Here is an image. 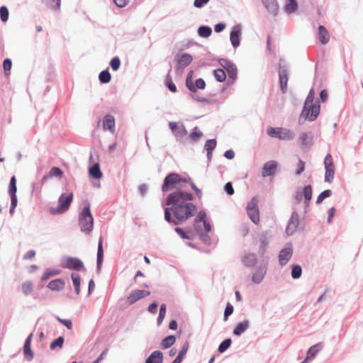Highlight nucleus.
<instances>
[{
	"instance_id": "f257e3e1",
	"label": "nucleus",
	"mask_w": 363,
	"mask_h": 363,
	"mask_svg": "<svg viewBox=\"0 0 363 363\" xmlns=\"http://www.w3.org/2000/svg\"><path fill=\"white\" fill-rule=\"evenodd\" d=\"M194 195L182 190L169 194L166 199V205L171 208L164 210V219L177 225L192 217L196 212V206L191 201Z\"/></svg>"
},
{
	"instance_id": "f03ea898",
	"label": "nucleus",
	"mask_w": 363,
	"mask_h": 363,
	"mask_svg": "<svg viewBox=\"0 0 363 363\" xmlns=\"http://www.w3.org/2000/svg\"><path fill=\"white\" fill-rule=\"evenodd\" d=\"M185 181H187L186 177H183L177 173H170L164 178L162 191L166 192L179 187Z\"/></svg>"
},
{
	"instance_id": "7ed1b4c3",
	"label": "nucleus",
	"mask_w": 363,
	"mask_h": 363,
	"mask_svg": "<svg viewBox=\"0 0 363 363\" xmlns=\"http://www.w3.org/2000/svg\"><path fill=\"white\" fill-rule=\"evenodd\" d=\"M79 224L82 231L89 233L93 229V217L89 206H84L79 215Z\"/></svg>"
},
{
	"instance_id": "20e7f679",
	"label": "nucleus",
	"mask_w": 363,
	"mask_h": 363,
	"mask_svg": "<svg viewBox=\"0 0 363 363\" xmlns=\"http://www.w3.org/2000/svg\"><path fill=\"white\" fill-rule=\"evenodd\" d=\"M267 135L271 138H278L281 140H291L294 134L287 128L282 127H268L267 129Z\"/></svg>"
},
{
	"instance_id": "39448f33",
	"label": "nucleus",
	"mask_w": 363,
	"mask_h": 363,
	"mask_svg": "<svg viewBox=\"0 0 363 363\" xmlns=\"http://www.w3.org/2000/svg\"><path fill=\"white\" fill-rule=\"evenodd\" d=\"M73 194H62L59 198L58 203L59 206L57 208H52L51 213L52 214L63 213L66 212L72 201Z\"/></svg>"
},
{
	"instance_id": "423d86ee",
	"label": "nucleus",
	"mask_w": 363,
	"mask_h": 363,
	"mask_svg": "<svg viewBox=\"0 0 363 363\" xmlns=\"http://www.w3.org/2000/svg\"><path fill=\"white\" fill-rule=\"evenodd\" d=\"M320 104L318 101L311 104V105H304L300 118H308L310 121H315L320 113Z\"/></svg>"
},
{
	"instance_id": "0eeeda50",
	"label": "nucleus",
	"mask_w": 363,
	"mask_h": 363,
	"mask_svg": "<svg viewBox=\"0 0 363 363\" xmlns=\"http://www.w3.org/2000/svg\"><path fill=\"white\" fill-rule=\"evenodd\" d=\"M258 202V198L256 196L253 197L252 200L248 203L247 206V214L251 220L255 224H258L259 222Z\"/></svg>"
},
{
	"instance_id": "6e6552de",
	"label": "nucleus",
	"mask_w": 363,
	"mask_h": 363,
	"mask_svg": "<svg viewBox=\"0 0 363 363\" xmlns=\"http://www.w3.org/2000/svg\"><path fill=\"white\" fill-rule=\"evenodd\" d=\"M325 164V182L331 183L335 176V164L333 157L330 154H328L324 160Z\"/></svg>"
},
{
	"instance_id": "1a4fd4ad",
	"label": "nucleus",
	"mask_w": 363,
	"mask_h": 363,
	"mask_svg": "<svg viewBox=\"0 0 363 363\" xmlns=\"http://www.w3.org/2000/svg\"><path fill=\"white\" fill-rule=\"evenodd\" d=\"M150 294V291L147 290L135 289L127 297L126 301L129 305H132L138 300L146 297Z\"/></svg>"
},
{
	"instance_id": "9d476101",
	"label": "nucleus",
	"mask_w": 363,
	"mask_h": 363,
	"mask_svg": "<svg viewBox=\"0 0 363 363\" xmlns=\"http://www.w3.org/2000/svg\"><path fill=\"white\" fill-rule=\"evenodd\" d=\"M62 267L67 269L80 270L84 267V264L78 258L67 257L64 260Z\"/></svg>"
},
{
	"instance_id": "9b49d317",
	"label": "nucleus",
	"mask_w": 363,
	"mask_h": 363,
	"mask_svg": "<svg viewBox=\"0 0 363 363\" xmlns=\"http://www.w3.org/2000/svg\"><path fill=\"white\" fill-rule=\"evenodd\" d=\"M293 255V248L291 245H288L282 249L279 255V262L281 266H284L290 260Z\"/></svg>"
},
{
	"instance_id": "f8f14e48",
	"label": "nucleus",
	"mask_w": 363,
	"mask_h": 363,
	"mask_svg": "<svg viewBox=\"0 0 363 363\" xmlns=\"http://www.w3.org/2000/svg\"><path fill=\"white\" fill-rule=\"evenodd\" d=\"M219 63L228 72L229 77L234 80L237 75V68L230 61L225 59H221Z\"/></svg>"
},
{
	"instance_id": "ddd939ff",
	"label": "nucleus",
	"mask_w": 363,
	"mask_h": 363,
	"mask_svg": "<svg viewBox=\"0 0 363 363\" xmlns=\"http://www.w3.org/2000/svg\"><path fill=\"white\" fill-rule=\"evenodd\" d=\"M267 262L259 267L255 273L252 274V280L255 284H259L263 280L267 273Z\"/></svg>"
},
{
	"instance_id": "4468645a",
	"label": "nucleus",
	"mask_w": 363,
	"mask_h": 363,
	"mask_svg": "<svg viewBox=\"0 0 363 363\" xmlns=\"http://www.w3.org/2000/svg\"><path fill=\"white\" fill-rule=\"evenodd\" d=\"M277 163L275 161L271 160L267 162H266L263 167L262 171V175L263 177H269L272 174H273L277 169Z\"/></svg>"
},
{
	"instance_id": "2eb2a0df",
	"label": "nucleus",
	"mask_w": 363,
	"mask_h": 363,
	"mask_svg": "<svg viewBox=\"0 0 363 363\" xmlns=\"http://www.w3.org/2000/svg\"><path fill=\"white\" fill-rule=\"evenodd\" d=\"M279 84L282 93H286L287 90L288 72L284 68H280L279 70Z\"/></svg>"
},
{
	"instance_id": "dca6fc26",
	"label": "nucleus",
	"mask_w": 363,
	"mask_h": 363,
	"mask_svg": "<svg viewBox=\"0 0 363 363\" xmlns=\"http://www.w3.org/2000/svg\"><path fill=\"white\" fill-rule=\"evenodd\" d=\"M103 128L104 130H109L112 134L115 133V119L111 115L105 116Z\"/></svg>"
},
{
	"instance_id": "f3484780",
	"label": "nucleus",
	"mask_w": 363,
	"mask_h": 363,
	"mask_svg": "<svg viewBox=\"0 0 363 363\" xmlns=\"http://www.w3.org/2000/svg\"><path fill=\"white\" fill-rule=\"evenodd\" d=\"M241 33L240 28L236 26L230 33V42L233 47L236 48L240 45V35Z\"/></svg>"
},
{
	"instance_id": "a211bd4d",
	"label": "nucleus",
	"mask_w": 363,
	"mask_h": 363,
	"mask_svg": "<svg viewBox=\"0 0 363 363\" xmlns=\"http://www.w3.org/2000/svg\"><path fill=\"white\" fill-rule=\"evenodd\" d=\"M163 354L162 352L156 350L151 353L146 359L145 363H162Z\"/></svg>"
},
{
	"instance_id": "6ab92c4d",
	"label": "nucleus",
	"mask_w": 363,
	"mask_h": 363,
	"mask_svg": "<svg viewBox=\"0 0 363 363\" xmlns=\"http://www.w3.org/2000/svg\"><path fill=\"white\" fill-rule=\"evenodd\" d=\"M65 285V281L61 279H56L51 281L48 287L52 291H60L64 289Z\"/></svg>"
},
{
	"instance_id": "aec40b11",
	"label": "nucleus",
	"mask_w": 363,
	"mask_h": 363,
	"mask_svg": "<svg viewBox=\"0 0 363 363\" xmlns=\"http://www.w3.org/2000/svg\"><path fill=\"white\" fill-rule=\"evenodd\" d=\"M319 40L323 45L327 44L330 40V35L328 31L323 26L318 28Z\"/></svg>"
},
{
	"instance_id": "412c9836",
	"label": "nucleus",
	"mask_w": 363,
	"mask_h": 363,
	"mask_svg": "<svg viewBox=\"0 0 363 363\" xmlns=\"http://www.w3.org/2000/svg\"><path fill=\"white\" fill-rule=\"evenodd\" d=\"M177 58V62L181 67L188 66L192 61V57L186 53L182 54L180 56L178 55Z\"/></svg>"
},
{
	"instance_id": "4be33fe9",
	"label": "nucleus",
	"mask_w": 363,
	"mask_h": 363,
	"mask_svg": "<svg viewBox=\"0 0 363 363\" xmlns=\"http://www.w3.org/2000/svg\"><path fill=\"white\" fill-rule=\"evenodd\" d=\"M242 262L247 267H253L257 264V258L255 254L249 253L244 256Z\"/></svg>"
},
{
	"instance_id": "5701e85b",
	"label": "nucleus",
	"mask_w": 363,
	"mask_h": 363,
	"mask_svg": "<svg viewBox=\"0 0 363 363\" xmlns=\"http://www.w3.org/2000/svg\"><path fill=\"white\" fill-rule=\"evenodd\" d=\"M63 175V172L58 167H52L50 172H49V174L48 176L45 175L43 177V178L42 179V183L44 184L47 179H48V177H58V178H61Z\"/></svg>"
},
{
	"instance_id": "b1692460",
	"label": "nucleus",
	"mask_w": 363,
	"mask_h": 363,
	"mask_svg": "<svg viewBox=\"0 0 363 363\" xmlns=\"http://www.w3.org/2000/svg\"><path fill=\"white\" fill-rule=\"evenodd\" d=\"M33 334H30L26 340L23 350L25 355L28 357L29 360H30L33 357V354L31 351L30 345L32 340Z\"/></svg>"
},
{
	"instance_id": "393cba45",
	"label": "nucleus",
	"mask_w": 363,
	"mask_h": 363,
	"mask_svg": "<svg viewBox=\"0 0 363 363\" xmlns=\"http://www.w3.org/2000/svg\"><path fill=\"white\" fill-rule=\"evenodd\" d=\"M265 8L271 13L276 14L278 10V5L276 0H262Z\"/></svg>"
},
{
	"instance_id": "a878e982",
	"label": "nucleus",
	"mask_w": 363,
	"mask_h": 363,
	"mask_svg": "<svg viewBox=\"0 0 363 363\" xmlns=\"http://www.w3.org/2000/svg\"><path fill=\"white\" fill-rule=\"evenodd\" d=\"M249 327V321L245 320L243 322L239 323L235 328L234 329L233 333L235 335H240L243 332H245Z\"/></svg>"
},
{
	"instance_id": "bb28decb",
	"label": "nucleus",
	"mask_w": 363,
	"mask_h": 363,
	"mask_svg": "<svg viewBox=\"0 0 363 363\" xmlns=\"http://www.w3.org/2000/svg\"><path fill=\"white\" fill-rule=\"evenodd\" d=\"M303 196L305 198V203L308 206L312 199L313 191L311 185L306 186L303 189Z\"/></svg>"
},
{
	"instance_id": "cd10ccee",
	"label": "nucleus",
	"mask_w": 363,
	"mask_h": 363,
	"mask_svg": "<svg viewBox=\"0 0 363 363\" xmlns=\"http://www.w3.org/2000/svg\"><path fill=\"white\" fill-rule=\"evenodd\" d=\"M320 349V345H315L311 347L307 352V356L304 360V362H308L313 358L319 352Z\"/></svg>"
},
{
	"instance_id": "c85d7f7f",
	"label": "nucleus",
	"mask_w": 363,
	"mask_h": 363,
	"mask_svg": "<svg viewBox=\"0 0 363 363\" xmlns=\"http://www.w3.org/2000/svg\"><path fill=\"white\" fill-rule=\"evenodd\" d=\"M89 174L95 179H101L102 172L100 170L99 164H95L89 169Z\"/></svg>"
},
{
	"instance_id": "c756f323",
	"label": "nucleus",
	"mask_w": 363,
	"mask_h": 363,
	"mask_svg": "<svg viewBox=\"0 0 363 363\" xmlns=\"http://www.w3.org/2000/svg\"><path fill=\"white\" fill-rule=\"evenodd\" d=\"M175 341L176 337L174 335H169L162 340L161 347L162 349H167L173 345Z\"/></svg>"
},
{
	"instance_id": "7c9ffc66",
	"label": "nucleus",
	"mask_w": 363,
	"mask_h": 363,
	"mask_svg": "<svg viewBox=\"0 0 363 363\" xmlns=\"http://www.w3.org/2000/svg\"><path fill=\"white\" fill-rule=\"evenodd\" d=\"M21 289L25 296L30 295L33 290V284L30 281H25L22 284Z\"/></svg>"
},
{
	"instance_id": "2f4dec72",
	"label": "nucleus",
	"mask_w": 363,
	"mask_h": 363,
	"mask_svg": "<svg viewBox=\"0 0 363 363\" xmlns=\"http://www.w3.org/2000/svg\"><path fill=\"white\" fill-rule=\"evenodd\" d=\"M104 258V250H103V238L102 237L99 238V245H98V252H97V264L100 265L103 262Z\"/></svg>"
},
{
	"instance_id": "473e14b6",
	"label": "nucleus",
	"mask_w": 363,
	"mask_h": 363,
	"mask_svg": "<svg viewBox=\"0 0 363 363\" xmlns=\"http://www.w3.org/2000/svg\"><path fill=\"white\" fill-rule=\"evenodd\" d=\"M216 144V140H208L206 142L205 148L207 150V155L208 157L211 156L212 151L215 149Z\"/></svg>"
},
{
	"instance_id": "72a5a7b5",
	"label": "nucleus",
	"mask_w": 363,
	"mask_h": 363,
	"mask_svg": "<svg viewBox=\"0 0 363 363\" xmlns=\"http://www.w3.org/2000/svg\"><path fill=\"white\" fill-rule=\"evenodd\" d=\"M71 277L73 281V284L74 286L75 292L77 294H79L80 293V277L78 274L72 273Z\"/></svg>"
},
{
	"instance_id": "f704fd0d",
	"label": "nucleus",
	"mask_w": 363,
	"mask_h": 363,
	"mask_svg": "<svg viewBox=\"0 0 363 363\" xmlns=\"http://www.w3.org/2000/svg\"><path fill=\"white\" fill-rule=\"evenodd\" d=\"M297 9V3L296 0H286V4L285 5V11L291 13L295 11Z\"/></svg>"
},
{
	"instance_id": "c9c22d12",
	"label": "nucleus",
	"mask_w": 363,
	"mask_h": 363,
	"mask_svg": "<svg viewBox=\"0 0 363 363\" xmlns=\"http://www.w3.org/2000/svg\"><path fill=\"white\" fill-rule=\"evenodd\" d=\"M199 35L203 38H208L212 33V30L208 26H201L198 30Z\"/></svg>"
},
{
	"instance_id": "e433bc0d",
	"label": "nucleus",
	"mask_w": 363,
	"mask_h": 363,
	"mask_svg": "<svg viewBox=\"0 0 363 363\" xmlns=\"http://www.w3.org/2000/svg\"><path fill=\"white\" fill-rule=\"evenodd\" d=\"M214 76L218 82H223L226 78L225 72L223 69H217L214 71Z\"/></svg>"
},
{
	"instance_id": "4c0bfd02",
	"label": "nucleus",
	"mask_w": 363,
	"mask_h": 363,
	"mask_svg": "<svg viewBox=\"0 0 363 363\" xmlns=\"http://www.w3.org/2000/svg\"><path fill=\"white\" fill-rule=\"evenodd\" d=\"M99 80L101 83H108L111 80V74L108 71H102L99 76Z\"/></svg>"
},
{
	"instance_id": "58836bf2",
	"label": "nucleus",
	"mask_w": 363,
	"mask_h": 363,
	"mask_svg": "<svg viewBox=\"0 0 363 363\" xmlns=\"http://www.w3.org/2000/svg\"><path fill=\"white\" fill-rule=\"evenodd\" d=\"M332 194V191L330 189L325 190L323 191L319 196H318L316 199V203L320 204L321 203L324 199H325L328 197H330Z\"/></svg>"
},
{
	"instance_id": "ea45409f",
	"label": "nucleus",
	"mask_w": 363,
	"mask_h": 363,
	"mask_svg": "<svg viewBox=\"0 0 363 363\" xmlns=\"http://www.w3.org/2000/svg\"><path fill=\"white\" fill-rule=\"evenodd\" d=\"M296 227H297L296 221H294V220H293V219H291L289 221V223L286 227V233L289 235H292L294 233V231L296 230Z\"/></svg>"
},
{
	"instance_id": "a19ab883",
	"label": "nucleus",
	"mask_w": 363,
	"mask_h": 363,
	"mask_svg": "<svg viewBox=\"0 0 363 363\" xmlns=\"http://www.w3.org/2000/svg\"><path fill=\"white\" fill-rule=\"evenodd\" d=\"M302 274V269L299 265H294L292 267L291 277L294 279H298Z\"/></svg>"
},
{
	"instance_id": "79ce46f5",
	"label": "nucleus",
	"mask_w": 363,
	"mask_h": 363,
	"mask_svg": "<svg viewBox=\"0 0 363 363\" xmlns=\"http://www.w3.org/2000/svg\"><path fill=\"white\" fill-rule=\"evenodd\" d=\"M16 191H17L16 179L15 176H13L11 179L10 184H9V195L16 194Z\"/></svg>"
},
{
	"instance_id": "37998d69",
	"label": "nucleus",
	"mask_w": 363,
	"mask_h": 363,
	"mask_svg": "<svg viewBox=\"0 0 363 363\" xmlns=\"http://www.w3.org/2000/svg\"><path fill=\"white\" fill-rule=\"evenodd\" d=\"M186 180H189V181H185L184 183H189L190 184L191 188L193 189V190L196 192L197 196L201 199L202 197V191L200 189H199L196 185L195 184L192 182V180L191 179V178L189 177H186Z\"/></svg>"
},
{
	"instance_id": "c03bdc74",
	"label": "nucleus",
	"mask_w": 363,
	"mask_h": 363,
	"mask_svg": "<svg viewBox=\"0 0 363 363\" xmlns=\"http://www.w3.org/2000/svg\"><path fill=\"white\" fill-rule=\"evenodd\" d=\"M166 85L167 86V87L169 88V89L172 91V92H176L177 91V87H176V85L174 84V83L172 82V77L171 76L168 74L167 75V78H166Z\"/></svg>"
},
{
	"instance_id": "a18cd8bd",
	"label": "nucleus",
	"mask_w": 363,
	"mask_h": 363,
	"mask_svg": "<svg viewBox=\"0 0 363 363\" xmlns=\"http://www.w3.org/2000/svg\"><path fill=\"white\" fill-rule=\"evenodd\" d=\"M165 315H166V306L164 304H162L160 306V313H159V316L157 318L158 325H160L163 321V320L164 319Z\"/></svg>"
},
{
	"instance_id": "49530a36",
	"label": "nucleus",
	"mask_w": 363,
	"mask_h": 363,
	"mask_svg": "<svg viewBox=\"0 0 363 363\" xmlns=\"http://www.w3.org/2000/svg\"><path fill=\"white\" fill-rule=\"evenodd\" d=\"M0 17L3 22H6L9 18V10L5 6L0 8Z\"/></svg>"
},
{
	"instance_id": "de8ad7c7",
	"label": "nucleus",
	"mask_w": 363,
	"mask_h": 363,
	"mask_svg": "<svg viewBox=\"0 0 363 363\" xmlns=\"http://www.w3.org/2000/svg\"><path fill=\"white\" fill-rule=\"evenodd\" d=\"M63 343H64V338L62 337H59L50 344V348L52 350H54L57 347H59L60 348H61L63 345Z\"/></svg>"
},
{
	"instance_id": "09e8293b",
	"label": "nucleus",
	"mask_w": 363,
	"mask_h": 363,
	"mask_svg": "<svg viewBox=\"0 0 363 363\" xmlns=\"http://www.w3.org/2000/svg\"><path fill=\"white\" fill-rule=\"evenodd\" d=\"M231 344V340L230 339H226L223 342L220 343V345L218 347V351L220 352H225L230 345Z\"/></svg>"
},
{
	"instance_id": "8fccbe9b",
	"label": "nucleus",
	"mask_w": 363,
	"mask_h": 363,
	"mask_svg": "<svg viewBox=\"0 0 363 363\" xmlns=\"http://www.w3.org/2000/svg\"><path fill=\"white\" fill-rule=\"evenodd\" d=\"M110 65L113 70H118L121 65L120 59L118 57H113L110 62Z\"/></svg>"
},
{
	"instance_id": "3c124183",
	"label": "nucleus",
	"mask_w": 363,
	"mask_h": 363,
	"mask_svg": "<svg viewBox=\"0 0 363 363\" xmlns=\"http://www.w3.org/2000/svg\"><path fill=\"white\" fill-rule=\"evenodd\" d=\"M314 98H315V91L313 89H311L308 94V96L306 99L305 104L304 105H311V104L314 103Z\"/></svg>"
},
{
	"instance_id": "603ef678",
	"label": "nucleus",
	"mask_w": 363,
	"mask_h": 363,
	"mask_svg": "<svg viewBox=\"0 0 363 363\" xmlns=\"http://www.w3.org/2000/svg\"><path fill=\"white\" fill-rule=\"evenodd\" d=\"M10 196H11V200L10 213L12 214L14 211L15 208L17 206L18 200H17L16 194H11Z\"/></svg>"
},
{
	"instance_id": "864d4df0",
	"label": "nucleus",
	"mask_w": 363,
	"mask_h": 363,
	"mask_svg": "<svg viewBox=\"0 0 363 363\" xmlns=\"http://www.w3.org/2000/svg\"><path fill=\"white\" fill-rule=\"evenodd\" d=\"M186 86L188 87V89L193 91V92H196V87L194 86V84H193L192 82V80H191V77L190 74H189L186 77Z\"/></svg>"
},
{
	"instance_id": "5fc2aeb1",
	"label": "nucleus",
	"mask_w": 363,
	"mask_h": 363,
	"mask_svg": "<svg viewBox=\"0 0 363 363\" xmlns=\"http://www.w3.org/2000/svg\"><path fill=\"white\" fill-rule=\"evenodd\" d=\"M305 169V162L301 160H299L297 164V169L296 170V174L297 175L301 174Z\"/></svg>"
},
{
	"instance_id": "6e6d98bb",
	"label": "nucleus",
	"mask_w": 363,
	"mask_h": 363,
	"mask_svg": "<svg viewBox=\"0 0 363 363\" xmlns=\"http://www.w3.org/2000/svg\"><path fill=\"white\" fill-rule=\"evenodd\" d=\"M59 322L62 323L67 329L71 330L72 328V323L69 319H62L60 318H57Z\"/></svg>"
},
{
	"instance_id": "4d7b16f0",
	"label": "nucleus",
	"mask_w": 363,
	"mask_h": 363,
	"mask_svg": "<svg viewBox=\"0 0 363 363\" xmlns=\"http://www.w3.org/2000/svg\"><path fill=\"white\" fill-rule=\"evenodd\" d=\"M187 130L185 129L184 126L182 125L181 126L179 127L177 130L175 132L174 135L179 137H183L187 135Z\"/></svg>"
},
{
	"instance_id": "13d9d810",
	"label": "nucleus",
	"mask_w": 363,
	"mask_h": 363,
	"mask_svg": "<svg viewBox=\"0 0 363 363\" xmlns=\"http://www.w3.org/2000/svg\"><path fill=\"white\" fill-rule=\"evenodd\" d=\"M233 306L230 303H228L225 307V312H224L225 320H227L228 317L229 315H230L233 313Z\"/></svg>"
},
{
	"instance_id": "bf43d9fd",
	"label": "nucleus",
	"mask_w": 363,
	"mask_h": 363,
	"mask_svg": "<svg viewBox=\"0 0 363 363\" xmlns=\"http://www.w3.org/2000/svg\"><path fill=\"white\" fill-rule=\"evenodd\" d=\"M194 86L196 87V89L197 88L200 89H203L206 86V83L203 81V79L200 78L196 80Z\"/></svg>"
},
{
	"instance_id": "052dcab7",
	"label": "nucleus",
	"mask_w": 363,
	"mask_h": 363,
	"mask_svg": "<svg viewBox=\"0 0 363 363\" xmlns=\"http://www.w3.org/2000/svg\"><path fill=\"white\" fill-rule=\"evenodd\" d=\"M188 349H189V342L186 341L178 355L182 357V358H184V357L186 355V354L188 351Z\"/></svg>"
},
{
	"instance_id": "680f3d73",
	"label": "nucleus",
	"mask_w": 363,
	"mask_h": 363,
	"mask_svg": "<svg viewBox=\"0 0 363 363\" xmlns=\"http://www.w3.org/2000/svg\"><path fill=\"white\" fill-rule=\"evenodd\" d=\"M11 65H12V63L9 59L4 60V61L3 62V67H4L5 72H6L11 69Z\"/></svg>"
},
{
	"instance_id": "e2e57ef3",
	"label": "nucleus",
	"mask_w": 363,
	"mask_h": 363,
	"mask_svg": "<svg viewBox=\"0 0 363 363\" xmlns=\"http://www.w3.org/2000/svg\"><path fill=\"white\" fill-rule=\"evenodd\" d=\"M50 6L53 9H58L60 6V0H50Z\"/></svg>"
},
{
	"instance_id": "0e129e2a",
	"label": "nucleus",
	"mask_w": 363,
	"mask_h": 363,
	"mask_svg": "<svg viewBox=\"0 0 363 363\" xmlns=\"http://www.w3.org/2000/svg\"><path fill=\"white\" fill-rule=\"evenodd\" d=\"M225 190L229 195H233L234 194V189L231 182H228L225 184Z\"/></svg>"
},
{
	"instance_id": "69168bd1",
	"label": "nucleus",
	"mask_w": 363,
	"mask_h": 363,
	"mask_svg": "<svg viewBox=\"0 0 363 363\" xmlns=\"http://www.w3.org/2000/svg\"><path fill=\"white\" fill-rule=\"evenodd\" d=\"M114 1V3L116 4V5L120 8H123V7H125L129 0H113Z\"/></svg>"
},
{
	"instance_id": "338daca9",
	"label": "nucleus",
	"mask_w": 363,
	"mask_h": 363,
	"mask_svg": "<svg viewBox=\"0 0 363 363\" xmlns=\"http://www.w3.org/2000/svg\"><path fill=\"white\" fill-rule=\"evenodd\" d=\"M175 231L178 233V235L184 238V239H189V238L186 235V233L181 228H177L175 229Z\"/></svg>"
},
{
	"instance_id": "774afa93",
	"label": "nucleus",
	"mask_w": 363,
	"mask_h": 363,
	"mask_svg": "<svg viewBox=\"0 0 363 363\" xmlns=\"http://www.w3.org/2000/svg\"><path fill=\"white\" fill-rule=\"evenodd\" d=\"M201 135H202V133L201 132H198V131H196V130H195L194 131H193L191 133L190 138L193 140H197L201 136Z\"/></svg>"
}]
</instances>
